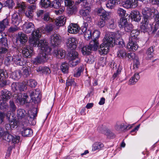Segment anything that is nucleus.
<instances>
[{
	"instance_id": "nucleus-1",
	"label": "nucleus",
	"mask_w": 159,
	"mask_h": 159,
	"mask_svg": "<svg viewBox=\"0 0 159 159\" xmlns=\"http://www.w3.org/2000/svg\"><path fill=\"white\" fill-rule=\"evenodd\" d=\"M42 30L38 29L33 32L32 36L29 38V41L31 45L34 47H38L41 50V53L38 54L43 63L46 62L48 59V55L51 53V49L48 46L44 40L39 41L41 36Z\"/></svg>"
},
{
	"instance_id": "nucleus-2",
	"label": "nucleus",
	"mask_w": 159,
	"mask_h": 159,
	"mask_svg": "<svg viewBox=\"0 0 159 159\" xmlns=\"http://www.w3.org/2000/svg\"><path fill=\"white\" fill-rule=\"evenodd\" d=\"M115 36L114 33H106L103 40V43L101 44L98 49V52L100 54H107L108 51L109 47L113 46V43H115Z\"/></svg>"
},
{
	"instance_id": "nucleus-3",
	"label": "nucleus",
	"mask_w": 159,
	"mask_h": 159,
	"mask_svg": "<svg viewBox=\"0 0 159 159\" xmlns=\"http://www.w3.org/2000/svg\"><path fill=\"white\" fill-rule=\"evenodd\" d=\"M88 24L86 22H84L80 28L76 24H71L68 27V32L71 34H75L78 32L79 34H84V36L87 40L90 39L92 38L91 32L89 30H87Z\"/></svg>"
},
{
	"instance_id": "nucleus-4",
	"label": "nucleus",
	"mask_w": 159,
	"mask_h": 159,
	"mask_svg": "<svg viewBox=\"0 0 159 159\" xmlns=\"http://www.w3.org/2000/svg\"><path fill=\"white\" fill-rule=\"evenodd\" d=\"M67 58L70 66H75L80 62L78 54L75 50H71L68 53Z\"/></svg>"
},
{
	"instance_id": "nucleus-5",
	"label": "nucleus",
	"mask_w": 159,
	"mask_h": 159,
	"mask_svg": "<svg viewBox=\"0 0 159 159\" xmlns=\"http://www.w3.org/2000/svg\"><path fill=\"white\" fill-rule=\"evenodd\" d=\"M142 13L143 15L144 21H147V20L154 17L155 15L157 13V11L155 9L145 7L143 9Z\"/></svg>"
},
{
	"instance_id": "nucleus-6",
	"label": "nucleus",
	"mask_w": 159,
	"mask_h": 159,
	"mask_svg": "<svg viewBox=\"0 0 159 159\" xmlns=\"http://www.w3.org/2000/svg\"><path fill=\"white\" fill-rule=\"evenodd\" d=\"M99 45V43L97 40L92 41L89 45L83 47L81 49V52L83 55H88L90 53L92 50L96 51Z\"/></svg>"
},
{
	"instance_id": "nucleus-7",
	"label": "nucleus",
	"mask_w": 159,
	"mask_h": 159,
	"mask_svg": "<svg viewBox=\"0 0 159 159\" xmlns=\"http://www.w3.org/2000/svg\"><path fill=\"white\" fill-rule=\"evenodd\" d=\"M3 140H4L8 142L11 141L14 143H19L20 137L18 136H13L10 134L9 132L7 131L2 138Z\"/></svg>"
},
{
	"instance_id": "nucleus-8",
	"label": "nucleus",
	"mask_w": 159,
	"mask_h": 159,
	"mask_svg": "<svg viewBox=\"0 0 159 159\" xmlns=\"http://www.w3.org/2000/svg\"><path fill=\"white\" fill-rule=\"evenodd\" d=\"M17 131L20 132L22 135L25 137H29L31 136L33 132L32 130L30 128H26L23 125H21L17 127Z\"/></svg>"
},
{
	"instance_id": "nucleus-9",
	"label": "nucleus",
	"mask_w": 159,
	"mask_h": 159,
	"mask_svg": "<svg viewBox=\"0 0 159 159\" xmlns=\"http://www.w3.org/2000/svg\"><path fill=\"white\" fill-rule=\"evenodd\" d=\"M37 109L35 108H32L28 111V119L29 123L32 125H34L35 124L36 121L35 120V117L37 116Z\"/></svg>"
},
{
	"instance_id": "nucleus-10",
	"label": "nucleus",
	"mask_w": 159,
	"mask_h": 159,
	"mask_svg": "<svg viewBox=\"0 0 159 159\" xmlns=\"http://www.w3.org/2000/svg\"><path fill=\"white\" fill-rule=\"evenodd\" d=\"M138 0H125L122 2V6L127 9L135 7L137 5Z\"/></svg>"
},
{
	"instance_id": "nucleus-11",
	"label": "nucleus",
	"mask_w": 159,
	"mask_h": 159,
	"mask_svg": "<svg viewBox=\"0 0 159 159\" xmlns=\"http://www.w3.org/2000/svg\"><path fill=\"white\" fill-rule=\"evenodd\" d=\"M86 9L82 10L80 11V13L83 16L84 19L89 23L91 21L92 18L89 15L90 12V8L87 6L86 7Z\"/></svg>"
},
{
	"instance_id": "nucleus-12",
	"label": "nucleus",
	"mask_w": 159,
	"mask_h": 159,
	"mask_svg": "<svg viewBox=\"0 0 159 159\" xmlns=\"http://www.w3.org/2000/svg\"><path fill=\"white\" fill-rule=\"evenodd\" d=\"M31 99L32 101L34 102H40L41 99V96L40 95V92L36 90L30 91L28 92Z\"/></svg>"
},
{
	"instance_id": "nucleus-13",
	"label": "nucleus",
	"mask_w": 159,
	"mask_h": 159,
	"mask_svg": "<svg viewBox=\"0 0 159 159\" xmlns=\"http://www.w3.org/2000/svg\"><path fill=\"white\" fill-rule=\"evenodd\" d=\"M61 42L60 36L57 34H54L51 36L50 43L53 46H57L60 44Z\"/></svg>"
},
{
	"instance_id": "nucleus-14",
	"label": "nucleus",
	"mask_w": 159,
	"mask_h": 159,
	"mask_svg": "<svg viewBox=\"0 0 159 159\" xmlns=\"http://www.w3.org/2000/svg\"><path fill=\"white\" fill-rule=\"evenodd\" d=\"M77 41L75 38L72 37L68 38L66 41L67 46L71 49H74L76 47Z\"/></svg>"
},
{
	"instance_id": "nucleus-15",
	"label": "nucleus",
	"mask_w": 159,
	"mask_h": 159,
	"mask_svg": "<svg viewBox=\"0 0 159 159\" xmlns=\"http://www.w3.org/2000/svg\"><path fill=\"white\" fill-rule=\"evenodd\" d=\"M21 20V16L19 13L15 12L12 15L11 22L13 24L18 25Z\"/></svg>"
},
{
	"instance_id": "nucleus-16",
	"label": "nucleus",
	"mask_w": 159,
	"mask_h": 159,
	"mask_svg": "<svg viewBox=\"0 0 159 159\" xmlns=\"http://www.w3.org/2000/svg\"><path fill=\"white\" fill-rule=\"evenodd\" d=\"M135 41L129 39V42L127 44V48L130 51H134L138 48V46L136 43L134 42Z\"/></svg>"
},
{
	"instance_id": "nucleus-17",
	"label": "nucleus",
	"mask_w": 159,
	"mask_h": 159,
	"mask_svg": "<svg viewBox=\"0 0 159 159\" xmlns=\"http://www.w3.org/2000/svg\"><path fill=\"white\" fill-rule=\"evenodd\" d=\"M104 128H103L102 126L99 127L98 128V130L99 131L102 133L106 135L108 138L111 139L115 138V136L114 134L109 129H107L106 130H104Z\"/></svg>"
},
{
	"instance_id": "nucleus-18",
	"label": "nucleus",
	"mask_w": 159,
	"mask_h": 159,
	"mask_svg": "<svg viewBox=\"0 0 159 159\" xmlns=\"http://www.w3.org/2000/svg\"><path fill=\"white\" fill-rule=\"evenodd\" d=\"M1 98L3 101H7L10 99L11 95V93L7 89L1 91Z\"/></svg>"
},
{
	"instance_id": "nucleus-19",
	"label": "nucleus",
	"mask_w": 159,
	"mask_h": 159,
	"mask_svg": "<svg viewBox=\"0 0 159 159\" xmlns=\"http://www.w3.org/2000/svg\"><path fill=\"white\" fill-rule=\"evenodd\" d=\"M22 52L24 57L26 58H30L32 55L33 51L31 48H29L26 46H25L23 49Z\"/></svg>"
},
{
	"instance_id": "nucleus-20",
	"label": "nucleus",
	"mask_w": 159,
	"mask_h": 159,
	"mask_svg": "<svg viewBox=\"0 0 159 159\" xmlns=\"http://www.w3.org/2000/svg\"><path fill=\"white\" fill-rule=\"evenodd\" d=\"M98 12L101 18L104 20H107L110 17V13L106 12L103 9H99Z\"/></svg>"
},
{
	"instance_id": "nucleus-21",
	"label": "nucleus",
	"mask_w": 159,
	"mask_h": 159,
	"mask_svg": "<svg viewBox=\"0 0 159 159\" xmlns=\"http://www.w3.org/2000/svg\"><path fill=\"white\" fill-rule=\"evenodd\" d=\"M13 61L17 65L21 66L25 63L23 58L20 56L18 55L13 56Z\"/></svg>"
},
{
	"instance_id": "nucleus-22",
	"label": "nucleus",
	"mask_w": 159,
	"mask_h": 159,
	"mask_svg": "<svg viewBox=\"0 0 159 159\" xmlns=\"http://www.w3.org/2000/svg\"><path fill=\"white\" fill-rule=\"evenodd\" d=\"M34 29V25L32 23H29L24 25L23 30L26 33H30Z\"/></svg>"
},
{
	"instance_id": "nucleus-23",
	"label": "nucleus",
	"mask_w": 159,
	"mask_h": 159,
	"mask_svg": "<svg viewBox=\"0 0 159 159\" xmlns=\"http://www.w3.org/2000/svg\"><path fill=\"white\" fill-rule=\"evenodd\" d=\"M131 18L136 21H139L141 19L139 12L137 10H134L131 11L130 15Z\"/></svg>"
},
{
	"instance_id": "nucleus-24",
	"label": "nucleus",
	"mask_w": 159,
	"mask_h": 159,
	"mask_svg": "<svg viewBox=\"0 0 159 159\" xmlns=\"http://www.w3.org/2000/svg\"><path fill=\"white\" fill-rule=\"evenodd\" d=\"M149 20H147V21H144L142 25L141 26V29L142 31L144 32L147 31H150L151 30V25L149 24Z\"/></svg>"
},
{
	"instance_id": "nucleus-25",
	"label": "nucleus",
	"mask_w": 159,
	"mask_h": 159,
	"mask_svg": "<svg viewBox=\"0 0 159 159\" xmlns=\"http://www.w3.org/2000/svg\"><path fill=\"white\" fill-rule=\"evenodd\" d=\"M128 126L125 125L123 123L117 122L115 125L116 130L119 131H124L127 129Z\"/></svg>"
},
{
	"instance_id": "nucleus-26",
	"label": "nucleus",
	"mask_w": 159,
	"mask_h": 159,
	"mask_svg": "<svg viewBox=\"0 0 159 159\" xmlns=\"http://www.w3.org/2000/svg\"><path fill=\"white\" fill-rule=\"evenodd\" d=\"M66 18L63 16L58 17L55 21L56 25L57 26H61L63 25L66 22Z\"/></svg>"
},
{
	"instance_id": "nucleus-27",
	"label": "nucleus",
	"mask_w": 159,
	"mask_h": 159,
	"mask_svg": "<svg viewBox=\"0 0 159 159\" xmlns=\"http://www.w3.org/2000/svg\"><path fill=\"white\" fill-rule=\"evenodd\" d=\"M10 123L11 124V127L13 128H14L16 126V128L17 130V127L22 124H20L19 121L18 119L16 117H14L12 119L9 121Z\"/></svg>"
},
{
	"instance_id": "nucleus-28",
	"label": "nucleus",
	"mask_w": 159,
	"mask_h": 159,
	"mask_svg": "<svg viewBox=\"0 0 159 159\" xmlns=\"http://www.w3.org/2000/svg\"><path fill=\"white\" fill-rule=\"evenodd\" d=\"M54 54L58 58H62L65 57V51L62 49H56L54 51Z\"/></svg>"
},
{
	"instance_id": "nucleus-29",
	"label": "nucleus",
	"mask_w": 159,
	"mask_h": 159,
	"mask_svg": "<svg viewBox=\"0 0 159 159\" xmlns=\"http://www.w3.org/2000/svg\"><path fill=\"white\" fill-rule=\"evenodd\" d=\"M139 34V31L137 30H132L130 33V36L129 39L130 40H136Z\"/></svg>"
},
{
	"instance_id": "nucleus-30",
	"label": "nucleus",
	"mask_w": 159,
	"mask_h": 159,
	"mask_svg": "<svg viewBox=\"0 0 159 159\" xmlns=\"http://www.w3.org/2000/svg\"><path fill=\"white\" fill-rule=\"evenodd\" d=\"M140 76L138 73H135L130 79L129 84L130 85L134 84L139 79Z\"/></svg>"
},
{
	"instance_id": "nucleus-31",
	"label": "nucleus",
	"mask_w": 159,
	"mask_h": 159,
	"mask_svg": "<svg viewBox=\"0 0 159 159\" xmlns=\"http://www.w3.org/2000/svg\"><path fill=\"white\" fill-rule=\"evenodd\" d=\"M37 71L40 73L49 74L51 72L50 69L46 67H39L37 69Z\"/></svg>"
},
{
	"instance_id": "nucleus-32",
	"label": "nucleus",
	"mask_w": 159,
	"mask_h": 159,
	"mask_svg": "<svg viewBox=\"0 0 159 159\" xmlns=\"http://www.w3.org/2000/svg\"><path fill=\"white\" fill-rule=\"evenodd\" d=\"M51 3L49 0H41L40 2L41 7L45 8L50 7Z\"/></svg>"
},
{
	"instance_id": "nucleus-33",
	"label": "nucleus",
	"mask_w": 159,
	"mask_h": 159,
	"mask_svg": "<svg viewBox=\"0 0 159 159\" xmlns=\"http://www.w3.org/2000/svg\"><path fill=\"white\" fill-rule=\"evenodd\" d=\"M154 48L153 46H152L149 48L146 52V58L148 59H151L153 56L154 54Z\"/></svg>"
},
{
	"instance_id": "nucleus-34",
	"label": "nucleus",
	"mask_w": 159,
	"mask_h": 159,
	"mask_svg": "<svg viewBox=\"0 0 159 159\" xmlns=\"http://www.w3.org/2000/svg\"><path fill=\"white\" fill-rule=\"evenodd\" d=\"M0 44L5 47H7L8 46L7 39L6 37V36H3L2 34H0Z\"/></svg>"
},
{
	"instance_id": "nucleus-35",
	"label": "nucleus",
	"mask_w": 159,
	"mask_h": 159,
	"mask_svg": "<svg viewBox=\"0 0 159 159\" xmlns=\"http://www.w3.org/2000/svg\"><path fill=\"white\" fill-rule=\"evenodd\" d=\"M18 37L20 42L22 43L26 42L28 39L27 36L22 32L19 33Z\"/></svg>"
},
{
	"instance_id": "nucleus-36",
	"label": "nucleus",
	"mask_w": 159,
	"mask_h": 159,
	"mask_svg": "<svg viewBox=\"0 0 159 159\" xmlns=\"http://www.w3.org/2000/svg\"><path fill=\"white\" fill-rule=\"evenodd\" d=\"M26 114L25 111L23 109H19L17 111V116L18 118H24Z\"/></svg>"
},
{
	"instance_id": "nucleus-37",
	"label": "nucleus",
	"mask_w": 159,
	"mask_h": 159,
	"mask_svg": "<svg viewBox=\"0 0 159 159\" xmlns=\"http://www.w3.org/2000/svg\"><path fill=\"white\" fill-rule=\"evenodd\" d=\"M61 69L62 72L63 73H67L69 69L68 64L66 62L62 63L61 66Z\"/></svg>"
},
{
	"instance_id": "nucleus-38",
	"label": "nucleus",
	"mask_w": 159,
	"mask_h": 159,
	"mask_svg": "<svg viewBox=\"0 0 159 159\" xmlns=\"http://www.w3.org/2000/svg\"><path fill=\"white\" fill-rule=\"evenodd\" d=\"M21 75V71L20 70H16L12 73V77L15 79H19Z\"/></svg>"
},
{
	"instance_id": "nucleus-39",
	"label": "nucleus",
	"mask_w": 159,
	"mask_h": 159,
	"mask_svg": "<svg viewBox=\"0 0 159 159\" xmlns=\"http://www.w3.org/2000/svg\"><path fill=\"white\" fill-rule=\"evenodd\" d=\"M128 23L127 19L121 18L119 22V26L120 28H124Z\"/></svg>"
},
{
	"instance_id": "nucleus-40",
	"label": "nucleus",
	"mask_w": 159,
	"mask_h": 159,
	"mask_svg": "<svg viewBox=\"0 0 159 159\" xmlns=\"http://www.w3.org/2000/svg\"><path fill=\"white\" fill-rule=\"evenodd\" d=\"M116 2V0H108L106 4V7L108 8L112 9L114 7Z\"/></svg>"
},
{
	"instance_id": "nucleus-41",
	"label": "nucleus",
	"mask_w": 159,
	"mask_h": 159,
	"mask_svg": "<svg viewBox=\"0 0 159 159\" xmlns=\"http://www.w3.org/2000/svg\"><path fill=\"white\" fill-rule=\"evenodd\" d=\"M22 70V72L21 74L25 77H27L30 74V67H24Z\"/></svg>"
},
{
	"instance_id": "nucleus-42",
	"label": "nucleus",
	"mask_w": 159,
	"mask_h": 159,
	"mask_svg": "<svg viewBox=\"0 0 159 159\" xmlns=\"http://www.w3.org/2000/svg\"><path fill=\"white\" fill-rule=\"evenodd\" d=\"M104 147L103 144L100 142H96L93 145L92 150L95 151L98 149H100Z\"/></svg>"
},
{
	"instance_id": "nucleus-43",
	"label": "nucleus",
	"mask_w": 159,
	"mask_h": 159,
	"mask_svg": "<svg viewBox=\"0 0 159 159\" xmlns=\"http://www.w3.org/2000/svg\"><path fill=\"white\" fill-rule=\"evenodd\" d=\"M61 5V3L59 0H54L51 3L50 7H53L56 9H58L60 7Z\"/></svg>"
},
{
	"instance_id": "nucleus-44",
	"label": "nucleus",
	"mask_w": 159,
	"mask_h": 159,
	"mask_svg": "<svg viewBox=\"0 0 159 159\" xmlns=\"http://www.w3.org/2000/svg\"><path fill=\"white\" fill-rule=\"evenodd\" d=\"M29 98L28 96L27 93H24L22 98H17L19 102L21 103H24L25 102H28V98Z\"/></svg>"
},
{
	"instance_id": "nucleus-45",
	"label": "nucleus",
	"mask_w": 159,
	"mask_h": 159,
	"mask_svg": "<svg viewBox=\"0 0 159 159\" xmlns=\"http://www.w3.org/2000/svg\"><path fill=\"white\" fill-rule=\"evenodd\" d=\"M9 109L11 111L14 112L17 109V107L14 102L12 101L9 102Z\"/></svg>"
},
{
	"instance_id": "nucleus-46",
	"label": "nucleus",
	"mask_w": 159,
	"mask_h": 159,
	"mask_svg": "<svg viewBox=\"0 0 159 159\" xmlns=\"http://www.w3.org/2000/svg\"><path fill=\"white\" fill-rule=\"evenodd\" d=\"M54 25L52 24H50L46 25L44 28L45 31L48 32L52 31L54 28Z\"/></svg>"
},
{
	"instance_id": "nucleus-47",
	"label": "nucleus",
	"mask_w": 159,
	"mask_h": 159,
	"mask_svg": "<svg viewBox=\"0 0 159 159\" xmlns=\"http://www.w3.org/2000/svg\"><path fill=\"white\" fill-rule=\"evenodd\" d=\"M13 56L11 57L9 54L7 55V56L5 60V63L7 66L9 65L12 61H13Z\"/></svg>"
},
{
	"instance_id": "nucleus-48",
	"label": "nucleus",
	"mask_w": 159,
	"mask_h": 159,
	"mask_svg": "<svg viewBox=\"0 0 159 159\" xmlns=\"http://www.w3.org/2000/svg\"><path fill=\"white\" fill-rule=\"evenodd\" d=\"M126 53L125 49H122L118 51L117 52V56L122 58L125 57Z\"/></svg>"
},
{
	"instance_id": "nucleus-49",
	"label": "nucleus",
	"mask_w": 159,
	"mask_h": 159,
	"mask_svg": "<svg viewBox=\"0 0 159 159\" xmlns=\"http://www.w3.org/2000/svg\"><path fill=\"white\" fill-rule=\"evenodd\" d=\"M4 101L2 100L1 102L0 101V109L1 110H6L8 108V106L7 104Z\"/></svg>"
},
{
	"instance_id": "nucleus-50",
	"label": "nucleus",
	"mask_w": 159,
	"mask_h": 159,
	"mask_svg": "<svg viewBox=\"0 0 159 159\" xmlns=\"http://www.w3.org/2000/svg\"><path fill=\"white\" fill-rule=\"evenodd\" d=\"M32 62L34 64L38 65L43 63L42 60H40V57L38 56L32 60Z\"/></svg>"
},
{
	"instance_id": "nucleus-51",
	"label": "nucleus",
	"mask_w": 159,
	"mask_h": 159,
	"mask_svg": "<svg viewBox=\"0 0 159 159\" xmlns=\"http://www.w3.org/2000/svg\"><path fill=\"white\" fill-rule=\"evenodd\" d=\"M32 62L34 64L38 65L43 63L42 60H40V57L38 56L32 60Z\"/></svg>"
},
{
	"instance_id": "nucleus-52",
	"label": "nucleus",
	"mask_w": 159,
	"mask_h": 159,
	"mask_svg": "<svg viewBox=\"0 0 159 159\" xmlns=\"http://www.w3.org/2000/svg\"><path fill=\"white\" fill-rule=\"evenodd\" d=\"M117 12L120 16L123 17L125 15L126 11L122 8L119 7L117 9Z\"/></svg>"
},
{
	"instance_id": "nucleus-53",
	"label": "nucleus",
	"mask_w": 159,
	"mask_h": 159,
	"mask_svg": "<svg viewBox=\"0 0 159 159\" xmlns=\"http://www.w3.org/2000/svg\"><path fill=\"white\" fill-rule=\"evenodd\" d=\"M27 84L31 87H35L37 84V82L34 80H30L27 81Z\"/></svg>"
},
{
	"instance_id": "nucleus-54",
	"label": "nucleus",
	"mask_w": 159,
	"mask_h": 159,
	"mask_svg": "<svg viewBox=\"0 0 159 159\" xmlns=\"http://www.w3.org/2000/svg\"><path fill=\"white\" fill-rule=\"evenodd\" d=\"M107 26L110 29H113L115 28L116 25L114 21V20L113 19L109 20Z\"/></svg>"
},
{
	"instance_id": "nucleus-55",
	"label": "nucleus",
	"mask_w": 159,
	"mask_h": 159,
	"mask_svg": "<svg viewBox=\"0 0 159 159\" xmlns=\"http://www.w3.org/2000/svg\"><path fill=\"white\" fill-rule=\"evenodd\" d=\"M100 34V32L99 31L96 30L94 31L93 34V38L94 39H93L92 41L96 40L98 41L96 39L98 38L99 37Z\"/></svg>"
},
{
	"instance_id": "nucleus-56",
	"label": "nucleus",
	"mask_w": 159,
	"mask_h": 159,
	"mask_svg": "<svg viewBox=\"0 0 159 159\" xmlns=\"http://www.w3.org/2000/svg\"><path fill=\"white\" fill-rule=\"evenodd\" d=\"M12 90L14 91L19 90V83H14L11 85Z\"/></svg>"
},
{
	"instance_id": "nucleus-57",
	"label": "nucleus",
	"mask_w": 159,
	"mask_h": 159,
	"mask_svg": "<svg viewBox=\"0 0 159 159\" xmlns=\"http://www.w3.org/2000/svg\"><path fill=\"white\" fill-rule=\"evenodd\" d=\"M17 7L21 10H24L26 7V5L24 2H17Z\"/></svg>"
},
{
	"instance_id": "nucleus-58",
	"label": "nucleus",
	"mask_w": 159,
	"mask_h": 159,
	"mask_svg": "<svg viewBox=\"0 0 159 159\" xmlns=\"http://www.w3.org/2000/svg\"><path fill=\"white\" fill-rule=\"evenodd\" d=\"M8 51L7 48L4 47L0 48V57H3L5 54Z\"/></svg>"
},
{
	"instance_id": "nucleus-59",
	"label": "nucleus",
	"mask_w": 159,
	"mask_h": 159,
	"mask_svg": "<svg viewBox=\"0 0 159 159\" xmlns=\"http://www.w3.org/2000/svg\"><path fill=\"white\" fill-rule=\"evenodd\" d=\"M133 27V25L132 24L128 23L125 26L124 29L125 31L129 32L132 30Z\"/></svg>"
},
{
	"instance_id": "nucleus-60",
	"label": "nucleus",
	"mask_w": 159,
	"mask_h": 159,
	"mask_svg": "<svg viewBox=\"0 0 159 159\" xmlns=\"http://www.w3.org/2000/svg\"><path fill=\"white\" fill-rule=\"evenodd\" d=\"M14 5L13 0H8L6 1V5L9 8H12Z\"/></svg>"
},
{
	"instance_id": "nucleus-61",
	"label": "nucleus",
	"mask_w": 159,
	"mask_h": 159,
	"mask_svg": "<svg viewBox=\"0 0 159 159\" xmlns=\"http://www.w3.org/2000/svg\"><path fill=\"white\" fill-rule=\"evenodd\" d=\"M64 2L65 5L69 8L74 3V2L72 0H64Z\"/></svg>"
},
{
	"instance_id": "nucleus-62",
	"label": "nucleus",
	"mask_w": 159,
	"mask_h": 159,
	"mask_svg": "<svg viewBox=\"0 0 159 159\" xmlns=\"http://www.w3.org/2000/svg\"><path fill=\"white\" fill-rule=\"evenodd\" d=\"M25 14L26 16L29 19H32L33 16V12L28 10V11H26Z\"/></svg>"
},
{
	"instance_id": "nucleus-63",
	"label": "nucleus",
	"mask_w": 159,
	"mask_h": 159,
	"mask_svg": "<svg viewBox=\"0 0 159 159\" xmlns=\"http://www.w3.org/2000/svg\"><path fill=\"white\" fill-rule=\"evenodd\" d=\"M105 24L104 20L101 19L98 21L97 24L99 27L102 28L105 25Z\"/></svg>"
},
{
	"instance_id": "nucleus-64",
	"label": "nucleus",
	"mask_w": 159,
	"mask_h": 159,
	"mask_svg": "<svg viewBox=\"0 0 159 159\" xmlns=\"http://www.w3.org/2000/svg\"><path fill=\"white\" fill-rule=\"evenodd\" d=\"M26 89V86L23 83H19V90L20 91H24Z\"/></svg>"
}]
</instances>
